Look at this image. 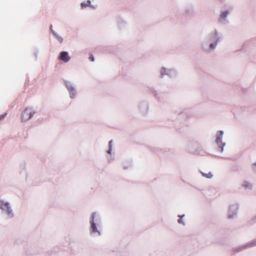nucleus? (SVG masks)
<instances>
[{"mask_svg":"<svg viewBox=\"0 0 256 256\" xmlns=\"http://www.w3.org/2000/svg\"><path fill=\"white\" fill-rule=\"evenodd\" d=\"M1 209L2 210V213L6 214L8 218H10L13 216L12 210L9 206L8 202H1Z\"/></svg>","mask_w":256,"mask_h":256,"instance_id":"obj_1","label":"nucleus"},{"mask_svg":"<svg viewBox=\"0 0 256 256\" xmlns=\"http://www.w3.org/2000/svg\"><path fill=\"white\" fill-rule=\"evenodd\" d=\"M34 114V111L30 108H26L22 114V120L26 121L30 120Z\"/></svg>","mask_w":256,"mask_h":256,"instance_id":"obj_2","label":"nucleus"},{"mask_svg":"<svg viewBox=\"0 0 256 256\" xmlns=\"http://www.w3.org/2000/svg\"><path fill=\"white\" fill-rule=\"evenodd\" d=\"M223 134L224 133L222 131L218 132V134L216 139V142L220 148H222L223 146L224 145V144H223L222 142V138Z\"/></svg>","mask_w":256,"mask_h":256,"instance_id":"obj_3","label":"nucleus"},{"mask_svg":"<svg viewBox=\"0 0 256 256\" xmlns=\"http://www.w3.org/2000/svg\"><path fill=\"white\" fill-rule=\"evenodd\" d=\"M60 59L65 62H68L70 60V57L66 52H62L60 53Z\"/></svg>","mask_w":256,"mask_h":256,"instance_id":"obj_4","label":"nucleus"},{"mask_svg":"<svg viewBox=\"0 0 256 256\" xmlns=\"http://www.w3.org/2000/svg\"><path fill=\"white\" fill-rule=\"evenodd\" d=\"M94 214H95V213H94V212L92 213V220L90 221L91 228L92 230V232H98V234H100V232L98 230L96 225L94 222Z\"/></svg>","mask_w":256,"mask_h":256,"instance_id":"obj_5","label":"nucleus"},{"mask_svg":"<svg viewBox=\"0 0 256 256\" xmlns=\"http://www.w3.org/2000/svg\"><path fill=\"white\" fill-rule=\"evenodd\" d=\"M68 90L70 92V97L73 98L74 96V92H75L74 88L72 87H70V88H68Z\"/></svg>","mask_w":256,"mask_h":256,"instance_id":"obj_6","label":"nucleus"},{"mask_svg":"<svg viewBox=\"0 0 256 256\" xmlns=\"http://www.w3.org/2000/svg\"><path fill=\"white\" fill-rule=\"evenodd\" d=\"M203 176H206L207 178H211L212 176V174L210 172L208 174H206L204 172H201Z\"/></svg>","mask_w":256,"mask_h":256,"instance_id":"obj_7","label":"nucleus"},{"mask_svg":"<svg viewBox=\"0 0 256 256\" xmlns=\"http://www.w3.org/2000/svg\"><path fill=\"white\" fill-rule=\"evenodd\" d=\"M243 186L246 188H252V185L248 182H244V184H243Z\"/></svg>","mask_w":256,"mask_h":256,"instance_id":"obj_8","label":"nucleus"},{"mask_svg":"<svg viewBox=\"0 0 256 256\" xmlns=\"http://www.w3.org/2000/svg\"><path fill=\"white\" fill-rule=\"evenodd\" d=\"M228 14V11H225V12H224L222 14H221V16L224 18H225L227 16Z\"/></svg>","mask_w":256,"mask_h":256,"instance_id":"obj_9","label":"nucleus"},{"mask_svg":"<svg viewBox=\"0 0 256 256\" xmlns=\"http://www.w3.org/2000/svg\"><path fill=\"white\" fill-rule=\"evenodd\" d=\"M89 60L90 61H92V62H94V57L92 54H91L90 55Z\"/></svg>","mask_w":256,"mask_h":256,"instance_id":"obj_10","label":"nucleus"},{"mask_svg":"<svg viewBox=\"0 0 256 256\" xmlns=\"http://www.w3.org/2000/svg\"><path fill=\"white\" fill-rule=\"evenodd\" d=\"M86 6H88V4H86L84 2H82L81 3V6L82 8H86Z\"/></svg>","mask_w":256,"mask_h":256,"instance_id":"obj_11","label":"nucleus"},{"mask_svg":"<svg viewBox=\"0 0 256 256\" xmlns=\"http://www.w3.org/2000/svg\"><path fill=\"white\" fill-rule=\"evenodd\" d=\"M178 222L179 224H184V222H183V221H182V218H180V219H178Z\"/></svg>","mask_w":256,"mask_h":256,"instance_id":"obj_12","label":"nucleus"},{"mask_svg":"<svg viewBox=\"0 0 256 256\" xmlns=\"http://www.w3.org/2000/svg\"><path fill=\"white\" fill-rule=\"evenodd\" d=\"M215 46H216L213 44H210V48L212 49L214 48H215Z\"/></svg>","mask_w":256,"mask_h":256,"instance_id":"obj_13","label":"nucleus"},{"mask_svg":"<svg viewBox=\"0 0 256 256\" xmlns=\"http://www.w3.org/2000/svg\"><path fill=\"white\" fill-rule=\"evenodd\" d=\"M111 143H112V141H110V142H109V144H110V148H111V146H110ZM110 150H108V153H109V154H110Z\"/></svg>","mask_w":256,"mask_h":256,"instance_id":"obj_14","label":"nucleus"},{"mask_svg":"<svg viewBox=\"0 0 256 256\" xmlns=\"http://www.w3.org/2000/svg\"><path fill=\"white\" fill-rule=\"evenodd\" d=\"M58 40L61 42L62 41V38L60 37L58 38Z\"/></svg>","mask_w":256,"mask_h":256,"instance_id":"obj_15","label":"nucleus"},{"mask_svg":"<svg viewBox=\"0 0 256 256\" xmlns=\"http://www.w3.org/2000/svg\"><path fill=\"white\" fill-rule=\"evenodd\" d=\"M86 4H88V6L90 4V0H88L87 1V3Z\"/></svg>","mask_w":256,"mask_h":256,"instance_id":"obj_16","label":"nucleus"},{"mask_svg":"<svg viewBox=\"0 0 256 256\" xmlns=\"http://www.w3.org/2000/svg\"><path fill=\"white\" fill-rule=\"evenodd\" d=\"M4 117V116L1 115V119L3 118Z\"/></svg>","mask_w":256,"mask_h":256,"instance_id":"obj_17","label":"nucleus"},{"mask_svg":"<svg viewBox=\"0 0 256 256\" xmlns=\"http://www.w3.org/2000/svg\"><path fill=\"white\" fill-rule=\"evenodd\" d=\"M255 245H256V244Z\"/></svg>","mask_w":256,"mask_h":256,"instance_id":"obj_18","label":"nucleus"}]
</instances>
